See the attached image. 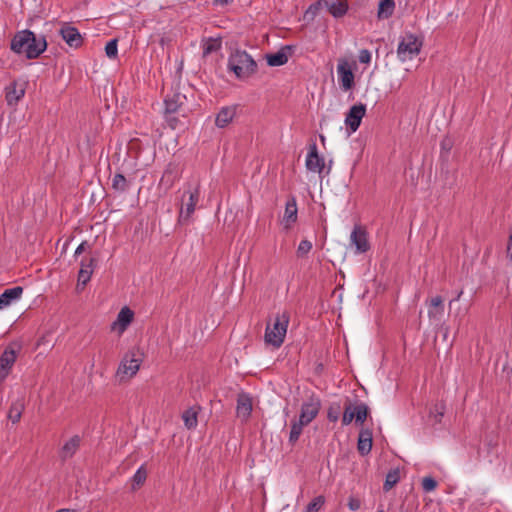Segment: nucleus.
<instances>
[{
    "instance_id": "f257e3e1",
    "label": "nucleus",
    "mask_w": 512,
    "mask_h": 512,
    "mask_svg": "<svg viewBox=\"0 0 512 512\" xmlns=\"http://www.w3.org/2000/svg\"><path fill=\"white\" fill-rule=\"evenodd\" d=\"M10 48L17 54H24L27 59L38 58L47 48L44 36L37 37L30 30L18 31L12 38Z\"/></svg>"
},
{
    "instance_id": "f03ea898",
    "label": "nucleus",
    "mask_w": 512,
    "mask_h": 512,
    "mask_svg": "<svg viewBox=\"0 0 512 512\" xmlns=\"http://www.w3.org/2000/svg\"><path fill=\"white\" fill-rule=\"evenodd\" d=\"M289 320L288 312L277 313L273 323H267L264 335L265 343L274 348H279L284 342Z\"/></svg>"
},
{
    "instance_id": "7ed1b4c3",
    "label": "nucleus",
    "mask_w": 512,
    "mask_h": 512,
    "mask_svg": "<svg viewBox=\"0 0 512 512\" xmlns=\"http://www.w3.org/2000/svg\"><path fill=\"white\" fill-rule=\"evenodd\" d=\"M228 68L237 78L247 79L256 72L257 64L246 51L236 50L229 56Z\"/></svg>"
},
{
    "instance_id": "20e7f679",
    "label": "nucleus",
    "mask_w": 512,
    "mask_h": 512,
    "mask_svg": "<svg viewBox=\"0 0 512 512\" xmlns=\"http://www.w3.org/2000/svg\"><path fill=\"white\" fill-rule=\"evenodd\" d=\"M142 355L137 350L128 351L121 359L115 378L118 382H126L133 378L140 369Z\"/></svg>"
},
{
    "instance_id": "39448f33",
    "label": "nucleus",
    "mask_w": 512,
    "mask_h": 512,
    "mask_svg": "<svg viewBox=\"0 0 512 512\" xmlns=\"http://www.w3.org/2000/svg\"><path fill=\"white\" fill-rule=\"evenodd\" d=\"M422 48V41L414 34H406L399 42L397 56L405 62L416 57Z\"/></svg>"
},
{
    "instance_id": "423d86ee",
    "label": "nucleus",
    "mask_w": 512,
    "mask_h": 512,
    "mask_svg": "<svg viewBox=\"0 0 512 512\" xmlns=\"http://www.w3.org/2000/svg\"><path fill=\"white\" fill-rule=\"evenodd\" d=\"M199 198V187H195L193 190H187L184 192L178 216V222L180 224H185L190 220L191 216L195 212L196 205L199 202Z\"/></svg>"
},
{
    "instance_id": "0eeeda50",
    "label": "nucleus",
    "mask_w": 512,
    "mask_h": 512,
    "mask_svg": "<svg viewBox=\"0 0 512 512\" xmlns=\"http://www.w3.org/2000/svg\"><path fill=\"white\" fill-rule=\"evenodd\" d=\"M21 351V345L17 342L10 343L0 356V383L3 382L12 371Z\"/></svg>"
},
{
    "instance_id": "6e6552de",
    "label": "nucleus",
    "mask_w": 512,
    "mask_h": 512,
    "mask_svg": "<svg viewBox=\"0 0 512 512\" xmlns=\"http://www.w3.org/2000/svg\"><path fill=\"white\" fill-rule=\"evenodd\" d=\"M354 66L347 59L340 58L337 64V76L340 88L343 91L351 90L355 85Z\"/></svg>"
},
{
    "instance_id": "1a4fd4ad",
    "label": "nucleus",
    "mask_w": 512,
    "mask_h": 512,
    "mask_svg": "<svg viewBox=\"0 0 512 512\" xmlns=\"http://www.w3.org/2000/svg\"><path fill=\"white\" fill-rule=\"evenodd\" d=\"M320 409H321V401H320L319 397H317L315 395H311L301 405L299 420H301L302 423L308 425L317 417Z\"/></svg>"
},
{
    "instance_id": "9d476101",
    "label": "nucleus",
    "mask_w": 512,
    "mask_h": 512,
    "mask_svg": "<svg viewBox=\"0 0 512 512\" xmlns=\"http://www.w3.org/2000/svg\"><path fill=\"white\" fill-rule=\"evenodd\" d=\"M366 114V105L358 103L353 105L345 117V124L352 133L356 132Z\"/></svg>"
},
{
    "instance_id": "9b49d317",
    "label": "nucleus",
    "mask_w": 512,
    "mask_h": 512,
    "mask_svg": "<svg viewBox=\"0 0 512 512\" xmlns=\"http://www.w3.org/2000/svg\"><path fill=\"white\" fill-rule=\"evenodd\" d=\"M133 318L134 312L127 306L123 307L119 311L116 320L111 324V330L122 335L132 323Z\"/></svg>"
},
{
    "instance_id": "f8f14e48",
    "label": "nucleus",
    "mask_w": 512,
    "mask_h": 512,
    "mask_svg": "<svg viewBox=\"0 0 512 512\" xmlns=\"http://www.w3.org/2000/svg\"><path fill=\"white\" fill-rule=\"evenodd\" d=\"M298 218V207L295 197H290L285 204L284 215L281 219V225L285 230H289L296 223Z\"/></svg>"
},
{
    "instance_id": "ddd939ff",
    "label": "nucleus",
    "mask_w": 512,
    "mask_h": 512,
    "mask_svg": "<svg viewBox=\"0 0 512 512\" xmlns=\"http://www.w3.org/2000/svg\"><path fill=\"white\" fill-rule=\"evenodd\" d=\"M306 168L315 173H321L325 167L324 158L318 154V149L315 143L309 147V152L305 162Z\"/></svg>"
},
{
    "instance_id": "4468645a",
    "label": "nucleus",
    "mask_w": 512,
    "mask_h": 512,
    "mask_svg": "<svg viewBox=\"0 0 512 512\" xmlns=\"http://www.w3.org/2000/svg\"><path fill=\"white\" fill-rule=\"evenodd\" d=\"M350 241L355 246L356 253H365L370 248L367 233L361 226L356 225L354 227L350 236Z\"/></svg>"
},
{
    "instance_id": "2eb2a0df",
    "label": "nucleus",
    "mask_w": 512,
    "mask_h": 512,
    "mask_svg": "<svg viewBox=\"0 0 512 512\" xmlns=\"http://www.w3.org/2000/svg\"><path fill=\"white\" fill-rule=\"evenodd\" d=\"M60 35L70 47L78 48L82 45L83 40L78 29L69 24H65L61 27Z\"/></svg>"
},
{
    "instance_id": "dca6fc26",
    "label": "nucleus",
    "mask_w": 512,
    "mask_h": 512,
    "mask_svg": "<svg viewBox=\"0 0 512 512\" xmlns=\"http://www.w3.org/2000/svg\"><path fill=\"white\" fill-rule=\"evenodd\" d=\"M25 95V83L12 82L5 89V99L9 106L16 105Z\"/></svg>"
},
{
    "instance_id": "f3484780",
    "label": "nucleus",
    "mask_w": 512,
    "mask_h": 512,
    "mask_svg": "<svg viewBox=\"0 0 512 512\" xmlns=\"http://www.w3.org/2000/svg\"><path fill=\"white\" fill-rule=\"evenodd\" d=\"M237 105L222 107L216 115L215 125L218 128L227 127L235 118L237 114Z\"/></svg>"
},
{
    "instance_id": "a211bd4d",
    "label": "nucleus",
    "mask_w": 512,
    "mask_h": 512,
    "mask_svg": "<svg viewBox=\"0 0 512 512\" xmlns=\"http://www.w3.org/2000/svg\"><path fill=\"white\" fill-rule=\"evenodd\" d=\"M23 294V288L21 286H15L6 289L0 295V310H4L11 306L13 303L19 301Z\"/></svg>"
},
{
    "instance_id": "6ab92c4d",
    "label": "nucleus",
    "mask_w": 512,
    "mask_h": 512,
    "mask_svg": "<svg viewBox=\"0 0 512 512\" xmlns=\"http://www.w3.org/2000/svg\"><path fill=\"white\" fill-rule=\"evenodd\" d=\"M428 317L433 322H440L444 314V303L441 296H435L428 302Z\"/></svg>"
},
{
    "instance_id": "aec40b11",
    "label": "nucleus",
    "mask_w": 512,
    "mask_h": 512,
    "mask_svg": "<svg viewBox=\"0 0 512 512\" xmlns=\"http://www.w3.org/2000/svg\"><path fill=\"white\" fill-rule=\"evenodd\" d=\"M252 412V399L246 393H241L237 397L236 413L239 418L247 420Z\"/></svg>"
},
{
    "instance_id": "412c9836",
    "label": "nucleus",
    "mask_w": 512,
    "mask_h": 512,
    "mask_svg": "<svg viewBox=\"0 0 512 512\" xmlns=\"http://www.w3.org/2000/svg\"><path fill=\"white\" fill-rule=\"evenodd\" d=\"M184 101L185 96L180 93H173L171 95H167L164 100L165 113L171 114L178 112L181 106L184 104Z\"/></svg>"
},
{
    "instance_id": "4be33fe9",
    "label": "nucleus",
    "mask_w": 512,
    "mask_h": 512,
    "mask_svg": "<svg viewBox=\"0 0 512 512\" xmlns=\"http://www.w3.org/2000/svg\"><path fill=\"white\" fill-rule=\"evenodd\" d=\"M358 452L367 455L372 449V432L369 429H361L357 443Z\"/></svg>"
},
{
    "instance_id": "5701e85b",
    "label": "nucleus",
    "mask_w": 512,
    "mask_h": 512,
    "mask_svg": "<svg viewBox=\"0 0 512 512\" xmlns=\"http://www.w3.org/2000/svg\"><path fill=\"white\" fill-rule=\"evenodd\" d=\"M80 442L81 439L78 435L71 437L63 444L59 452L60 457L64 460L71 458L79 449Z\"/></svg>"
},
{
    "instance_id": "b1692460",
    "label": "nucleus",
    "mask_w": 512,
    "mask_h": 512,
    "mask_svg": "<svg viewBox=\"0 0 512 512\" xmlns=\"http://www.w3.org/2000/svg\"><path fill=\"white\" fill-rule=\"evenodd\" d=\"M95 259L90 258L87 262L81 261V268L78 273V285L82 284L85 286L89 281L93 273Z\"/></svg>"
},
{
    "instance_id": "393cba45",
    "label": "nucleus",
    "mask_w": 512,
    "mask_h": 512,
    "mask_svg": "<svg viewBox=\"0 0 512 512\" xmlns=\"http://www.w3.org/2000/svg\"><path fill=\"white\" fill-rule=\"evenodd\" d=\"M200 411V407L193 406L185 410L182 414V420L187 429L191 430L196 428L198 424V413Z\"/></svg>"
},
{
    "instance_id": "a878e982",
    "label": "nucleus",
    "mask_w": 512,
    "mask_h": 512,
    "mask_svg": "<svg viewBox=\"0 0 512 512\" xmlns=\"http://www.w3.org/2000/svg\"><path fill=\"white\" fill-rule=\"evenodd\" d=\"M25 409V403L22 398L16 399L12 402L9 411L8 418L12 423H18L21 419L22 413Z\"/></svg>"
},
{
    "instance_id": "bb28decb",
    "label": "nucleus",
    "mask_w": 512,
    "mask_h": 512,
    "mask_svg": "<svg viewBox=\"0 0 512 512\" xmlns=\"http://www.w3.org/2000/svg\"><path fill=\"white\" fill-rule=\"evenodd\" d=\"M329 13L335 18L344 16L348 10V5L345 1L328 2L325 1Z\"/></svg>"
},
{
    "instance_id": "cd10ccee",
    "label": "nucleus",
    "mask_w": 512,
    "mask_h": 512,
    "mask_svg": "<svg viewBox=\"0 0 512 512\" xmlns=\"http://www.w3.org/2000/svg\"><path fill=\"white\" fill-rule=\"evenodd\" d=\"M395 10L394 0H381L378 6L377 16L379 19H388Z\"/></svg>"
},
{
    "instance_id": "c85d7f7f",
    "label": "nucleus",
    "mask_w": 512,
    "mask_h": 512,
    "mask_svg": "<svg viewBox=\"0 0 512 512\" xmlns=\"http://www.w3.org/2000/svg\"><path fill=\"white\" fill-rule=\"evenodd\" d=\"M266 60L269 66L277 67L286 64L288 61V56L282 49L274 54L266 55Z\"/></svg>"
},
{
    "instance_id": "c756f323",
    "label": "nucleus",
    "mask_w": 512,
    "mask_h": 512,
    "mask_svg": "<svg viewBox=\"0 0 512 512\" xmlns=\"http://www.w3.org/2000/svg\"><path fill=\"white\" fill-rule=\"evenodd\" d=\"M147 479V470L145 469L144 465L140 466L138 470L135 472L133 477L131 478L132 482V490L135 491L138 488H140Z\"/></svg>"
},
{
    "instance_id": "7c9ffc66",
    "label": "nucleus",
    "mask_w": 512,
    "mask_h": 512,
    "mask_svg": "<svg viewBox=\"0 0 512 512\" xmlns=\"http://www.w3.org/2000/svg\"><path fill=\"white\" fill-rule=\"evenodd\" d=\"M353 411L355 412V423L362 425L369 413L368 406L365 403H359L355 405Z\"/></svg>"
},
{
    "instance_id": "2f4dec72",
    "label": "nucleus",
    "mask_w": 512,
    "mask_h": 512,
    "mask_svg": "<svg viewBox=\"0 0 512 512\" xmlns=\"http://www.w3.org/2000/svg\"><path fill=\"white\" fill-rule=\"evenodd\" d=\"M304 426H307V424L302 423L301 420L299 419L297 421L292 422L291 431L289 435L290 443L294 444L298 441Z\"/></svg>"
},
{
    "instance_id": "473e14b6",
    "label": "nucleus",
    "mask_w": 512,
    "mask_h": 512,
    "mask_svg": "<svg viewBox=\"0 0 512 512\" xmlns=\"http://www.w3.org/2000/svg\"><path fill=\"white\" fill-rule=\"evenodd\" d=\"M399 479H400L399 470L395 469V470L389 471L386 475L383 489L386 492L389 491L390 489H392V487L394 485H396L399 482Z\"/></svg>"
},
{
    "instance_id": "72a5a7b5",
    "label": "nucleus",
    "mask_w": 512,
    "mask_h": 512,
    "mask_svg": "<svg viewBox=\"0 0 512 512\" xmlns=\"http://www.w3.org/2000/svg\"><path fill=\"white\" fill-rule=\"evenodd\" d=\"M177 178H178L177 172L174 171V169L171 166H169L165 170V172L161 178V183H165L167 185V187L170 188V187H172V185L174 184V182L176 181Z\"/></svg>"
},
{
    "instance_id": "f704fd0d",
    "label": "nucleus",
    "mask_w": 512,
    "mask_h": 512,
    "mask_svg": "<svg viewBox=\"0 0 512 512\" xmlns=\"http://www.w3.org/2000/svg\"><path fill=\"white\" fill-rule=\"evenodd\" d=\"M113 189L124 192L128 188L127 180L122 174H116L112 179Z\"/></svg>"
},
{
    "instance_id": "c9c22d12",
    "label": "nucleus",
    "mask_w": 512,
    "mask_h": 512,
    "mask_svg": "<svg viewBox=\"0 0 512 512\" xmlns=\"http://www.w3.org/2000/svg\"><path fill=\"white\" fill-rule=\"evenodd\" d=\"M325 498L322 495L315 497L306 507L305 512H318L324 505Z\"/></svg>"
},
{
    "instance_id": "e433bc0d",
    "label": "nucleus",
    "mask_w": 512,
    "mask_h": 512,
    "mask_svg": "<svg viewBox=\"0 0 512 512\" xmlns=\"http://www.w3.org/2000/svg\"><path fill=\"white\" fill-rule=\"evenodd\" d=\"M105 53L108 58L115 59L118 54V41L117 39L110 40L105 46Z\"/></svg>"
},
{
    "instance_id": "4c0bfd02",
    "label": "nucleus",
    "mask_w": 512,
    "mask_h": 512,
    "mask_svg": "<svg viewBox=\"0 0 512 512\" xmlns=\"http://www.w3.org/2000/svg\"><path fill=\"white\" fill-rule=\"evenodd\" d=\"M355 405L349 403L345 406L343 417H342V424L343 425H349L353 420H355V412L353 411V408Z\"/></svg>"
},
{
    "instance_id": "58836bf2",
    "label": "nucleus",
    "mask_w": 512,
    "mask_h": 512,
    "mask_svg": "<svg viewBox=\"0 0 512 512\" xmlns=\"http://www.w3.org/2000/svg\"><path fill=\"white\" fill-rule=\"evenodd\" d=\"M313 245L309 240H302L297 247V256L299 258L305 257L312 249Z\"/></svg>"
},
{
    "instance_id": "ea45409f",
    "label": "nucleus",
    "mask_w": 512,
    "mask_h": 512,
    "mask_svg": "<svg viewBox=\"0 0 512 512\" xmlns=\"http://www.w3.org/2000/svg\"><path fill=\"white\" fill-rule=\"evenodd\" d=\"M437 487V481L432 477H424L422 479V488L425 492H432Z\"/></svg>"
},
{
    "instance_id": "a19ab883",
    "label": "nucleus",
    "mask_w": 512,
    "mask_h": 512,
    "mask_svg": "<svg viewBox=\"0 0 512 512\" xmlns=\"http://www.w3.org/2000/svg\"><path fill=\"white\" fill-rule=\"evenodd\" d=\"M445 412V405L440 403L434 406V409L431 411V416L435 419L436 422H440Z\"/></svg>"
},
{
    "instance_id": "79ce46f5",
    "label": "nucleus",
    "mask_w": 512,
    "mask_h": 512,
    "mask_svg": "<svg viewBox=\"0 0 512 512\" xmlns=\"http://www.w3.org/2000/svg\"><path fill=\"white\" fill-rule=\"evenodd\" d=\"M371 52L367 49H362L359 52V61L364 64H369L371 62Z\"/></svg>"
},
{
    "instance_id": "37998d69",
    "label": "nucleus",
    "mask_w": 512,
    "mask_h": 512,
    "mask_svg": "<svg viewBox=\"0 0 512 512\" xmlns=\"http://www.w3.org/2000/svg\"><path fill=\"white\" fill-rule=\"evenodd\" d=\"M347 505L351 511H357L361 507V501L356 497H350Z\"/></svg>"
},
{
    "instance_id": "c03bdc74",
    "label": "nucleus",
    "mask_w": 512,
    "mask_h": 512,
    "mask_svg": "<svg viewBox=\"0 0 512 512\" xmlns=\"http://www.w3.org/2000/svg\"><path fill=\"white\" fill-rule=\"evenodd\" d=\"M88 243L83 241L75 250V256L80 255L83 251H85L86 247H88Z\"/></svg>"
},
{
    "instance_id": "a18cd8bd",
    "label": "nucleus",
    "mask_w": 512,
    "mask_h": 512,
    "mask_svg": "<svg viewBox=\"0 0 512 512\" xmlns=\"http://www.w3.org/2000/svg\"><path fill=\"white\" fill-rule=\"evenodd\" d=\"M327 417L330 421L336 422L338 420V411H333L332 409H330L328 411Z\"/></svg>"
},
{
    "instance_id": "49530a36",
    "label": "nucleus",
    "mask_w": 512,
    "mask_h": 512,
    "mask_svg": "<svg viewBox=\"0 0 512 512\" xmlns=\"http://www.w3.org/2000/svg\"><path fill=\"white\" fill-rule=\"evenodd\" d=\"M507 256L512 260V234L509 236L508 246H507Z\"/></svg>"
},
{
    "instance_id": "de8ad7c7",
    "label": "nucleus",
    "mask_w": 512,
    "mask_h": 512,
    "mask_svg": "<svg viewBox=\"0 0 512 512\" xmlns=\"http://www.w3.org/2000/svg\"><path fill=\"white\" fill-rule=\"evenodd\" d=\"M213 2L215 4H220V5H228L229 3L232 2V0H213Z\"/></svg>"
},
{
    "instance_id": "09e8293b",
    "label": "nucleus",
    "mask_w": 512,
    "mask_h": 512,
    "mask_svg": "<svg viewBox=\"0 0 512 512\" xmlns=\"http://www.w3.org/2000/svg\"><path fill=\"white\" fill-rule=\"evenodd\" d=\"M56 512H74L73 510H70V509H60Z\"/></svg>"
},
{
    "instance_id": "8fccbe9b",
    "label": "nucleus",
    "mask_w": 512,
    "mask_h": 512,
    "mask_svg": "<svg viewBox=\"0 0 512 512\" xmlns=\"http://www.w3.org/2000/svg\"><path fill=\"white\" fill-rule=\"evenodd\" d=\"M463 294V291H460L459 293H457V300L460 299L461 295Z\"/></svg>"
},
{
    "instance_id": "3c124183",
    "label": "nucleus",
    "mask_w": 512,
    "mask_h": 512,
    "mask_svg": "<svg viewBox=\"0 0 512 512\" xmlns=\"http://www.w3.org/2000/svg\"><path fill=\"white\" fill-rule=\"evenodd\" d=\"M210 51H211V47H207V48L205 49V51H204V52L207 54V53H209Z\"/></svg>"
},
{
    "instance_id": "603ef678",
    "label": "nucleus",
    "mask_w": 512,
    "mask_h": 512,
    "mask_svg": "<svg viewBox=\"0 0 512 512\" xmlns=\"http://www.w3.org/2000/svg\"><path fill=\"white\" fill-rule=\"evenodd\" d=\"M377 512H385V511H384L383 507H382V506H380V507L378 508Z\"/></svg>"
}]
</instances>
